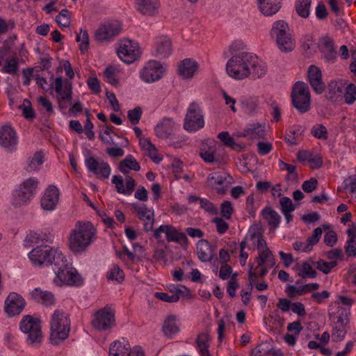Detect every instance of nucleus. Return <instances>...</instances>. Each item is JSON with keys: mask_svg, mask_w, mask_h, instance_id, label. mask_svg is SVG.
Instances as JSON below:
<instances>
[{"mask_svg": "<svg viewBox=\"0 0 356 356\" xmlns=\"http://www.w3.org/2000/svg\"><path fill=\"white\" fill-rule=\"evenodd\" d=\"M270 34L281 51L290 52L295 48V40L289 33V27L286 22L278 20L274 22Z\"/></svg>", "mask_w": 356, "mask_h": 356, "instance_id": "8", "label": "nucleus"}, {"mask_svg": "<svg viewBox=\"0 0 356 356\" xmlns=\"http://www.w3.org/2000/svg\"><path fill=\"white\" fill-rule=\"evenodd\" d=\"M71 322L67 314L61 310H56L51 320L50 341L58 345L67 339L71 329Z\"/></svg>", "mask_w": 356, "mask_h": 356, "instance_id": "6", "label": "nucleus"}, {"mask_svg": "<svg viewBox=\"0 0 356 356\" xmlns=\"http://www.w3.org/2000/svg\"><path fill=\"white\" fill-rule=\"evenodd\" d=\"M93 327L98 330H106L115 325V312L106 305L94 314Z\"/></svg>", "mask_w": 356, "mask_h": 356, "instance_id": "13", "label": "nucleus"}, {"mask_svg": "<svg viewBox=\"0 0 356 356\" xmlns=\"http://www.w3.org/2000/svg\"><path fill=\"white\" fill-rule=\"evenodd\" d=\"M127 169L136 172L140 170L139 163L131 154L127 156L126 158L119 163V170L123 174L127 175L129 173V170Z\"/></svg>", "mask_w": 356, "mask_h": 356, "instance_id": "34", "label": "nucleus"}, {"mask_svg": "<svg viewBox=\"0 0 356 356\" xmlns=\"http://www.w3.org/2000/svg\"><path fill=\"white\" fill-rule=\"evenodd\" d=\"M277 349H273L270 343L264 341L257 346V352L260 353L261 356H267L269 354L273 355V353Z\"/></svg>", "mask_w": 356, "mask_h": 356, "instance_id": "63", "label": "nucleus"}, {"mask_svg": "<svg viewBox=\"0 0 356 356\" xmlns=\"http://www.w3.org/2000/svg\"><path fill=\"white\" fill-rule=\"evenodd\" d=\"M56 22L59 26L67 27L70 24V17L67 9H63L56 17Z\"/></svg>", "mask_w": 356, "mask_h": 356, "instance_id": "52", "label": "nucleus"}, {"mask_svg": "<svg viewBox=\"0 0 356 356\" xmlns=\"http://www.w3.org/2000/svg\"><path fill=\"white\" fill-rule=\"evenodd\" d=\"M251 58L252 54L249 52H240L232 56L226 65V70L229 76L238 80L250 76Z\"/></svg>", "mask_w": 356, "mask_h": 356, "instance_id": "7", "label": "nucleus"}, {"mask_svg": "<svg viewBox=\"0 0 356 356\" xmlns=\"http://www.w3.org/2000/svg\"><path fill=\"white\" fill-rule=\"evenodd\" d=\"M291 103L299 113L303 114L311 108V97H297L291 99Z\"/></svg>", "mask_w": 356, "mask_h": 356, "instance_id": "35", "label": "nucleus"}, {"mask_svg": "<svg viewBox=\"0 0 356 356\" xmlns=\"http://www.w3.org/2000/svg\"><path fill=\"white\" fill-rule=\"evenodd\" d=\"M248 130L250 132V138H254L257 136L259 138H264L266 135L264 127H262L260 124H248Z\"/></svg>", "mask_w": 356, "mask_h": 356, "instance_id": "49", "label": "nucleus"}, {"mask_svg": "<svg viewBox=\"0 0 356 356\" xmlns=\"http://www.w3.org/2000/svg\"><path fill=\"white\" fill-rule=\"evenodd\" d=\"M121 31L122 26L119 22L108 23L96 31L95 38L99 42H104L117 36Z\"/></svg>", "mask_w": 356, "mask_h": 356, "instance_id": "19", "label": "nucleus"}, {"mask_svg": "<svg viewBox=\"0 0 356 356\" xmlns=\"http://www.w3.org/2000/svg\"><path fill=\"white\" fill-rule=\"evenodd\" d=\"M312 135L318 139H327V131L326 127L323 124H316L314 126L311 130Z\"/></svg>", "mask_w": 356, "mask_h": 356, "instance_id": "55", "label": "nucleus"}, {"mask_svg": "<svg viewBox=\"0 0 356 356\" xmlns=\"http://www.w3.org/2000/svg\"><path fill=\"white\" fill-rule=\"evenodd\" d=\"M308 81L313 90L318 94L322 93L325 88L322 81L321 70L315 65H310L307 70Z\"/></svg>", "mask_w": 356, "mask_h": 356, "instance_id": "22", "label": "nucleus"}, {"mask_svg": "<svg viewBox=\"0 0 356 356\" xmlns=\"http://www.w3.org/2000/svg\"><path fill=\"white\" fill-rule=\"evenodd\" d=\"M200 156L207 163L221 164L222 161L218 158H215L213 152L208 150H202L200 152Z\"/></svg>", "mask_w": 356, "mask_h": 356, "instance_id": "61", "label": "nucleus"}, {"mask_svg": "<svg viewBox=\"0 0 356 356\" xmlns=\"http://www.w3.org/2000/svg\"><path fill=\"white\" fill-rule=\"evenodd\" d=\"M32 298L36 302L44 305H54L56 302L54 295L48 291H43L40 288H36L31 292Z\"/></svg>", "mask_w": 356, "mask_h": 356, "instance_id": "29", "label": "nucleus"}, {"mask_svg": "<svg viewBox=\"0 0 356 356\" xmlns=\"http://www.w3.org/2000/svg\"><path fill=\"white\" fill-rule=\"evenodd\" d=\"M346 82L342 81H337L332 80L327 86L325 92V97L327 99L332 102H337L341 100L343 98V93L344 92Z\"/></svg>", "mask_w": 356, "mask_h": 356, "instance_id": "24", "label": "nucleus"}, {"mask_svg": "<svg viewBox=\"0 0 356 356\" xmlns=\"http://www.w3.org/2000/svg\"><path fill=\"white\" fill-rule=\"evenodd\" d=\"M250 269L248 271V279H249V285L250 286V290L248 291L243 292V291H241V296L242 297H248L249 298H251V291L253 288V284H254V280L257 277V275L255 273L252 271L253 268V264L250 263L248 264Z\"/></svg>", "mask_w": 356, "mask_h": 356, "instance_id": "56", "label": "nucleus"}, {"mask_svg": "<svg viewBox=\"0 0 356 356\" xmlns=\"http://www.w3.org/2000/svg\"><path fill=\"white\" fill-rule=\"evenodd\" d=\"M85 165L88 171L95 174L97 177L108 179L111 169L108 163L103 160L98 161L93 156H88L85 160Z\"/></svg>", "mask_w": 356, "mask_h": 356, "instance_id": "17", "label": "nucleus"}, {"mask_svg": "<svg viewBox=\"0 0 356 356\" xmlns=\"http://www.w3.org/2000/svg\"><path fill=\"white\" fill-rule=\"evenodd\" d=\"M19 108L22 111L23 115L26 119L32 120L35 118V113L29 99H25L23 104L19 106Z\"/></svg>", "mask_w": 356, "mask_h": 356, "instance_id": "51", "label": "nucleus"}, {"mask_svg": "<svg viewBox=\"0 0 356 356\" xmlns=\"http://www.w3.org/2000/svg\"><path fill=\"white\" fill-rule=\"evenodd\" d=\"M29 257L34 266L50 267L52 271L56 265H62L60 262L65 256L58 250L49 245L42 244L32 249L29 253Z\"/></svg>", "mask_w": 356, "mask_h": 356, "instance_id": "1", "label": "nucleus"}, {"mask_svg": "<svg viewBox=\"0 0 356 356\" xmlns=\"http://www.w3.org/2000/svg\"><path fill=\"white\" fill-rule=\"evenodd\" d=\"M165 72L162 64L155 60H149L140 72V77L147 83H152L160 80Z\"/></svg>", "mask_w": 356, "mask_h": 356, "instance_id": "12", "label": "nucleus"}, {"mask_svg": "<svg viewBox=\"0 0 356 356\" xmlns=\"http://www.w3.org/2000/svg\"><path fill=\"white\" fill-rule=\"evenodd\" d=\"M132 207L141 220H145V217L150 212V209L144 204L133 203Z\"/></svg>", "mask_w": 356, "mask_h": 356, "instance_id": "59", "label": "nucleus"}, {"mask_svg": "<svg viewBox=\"0 0 356 356\" xmlns=\"http://www.w3.org/2000/svg\"><path fill=\"white\" fill-rule=\"evenodd\" d=\"M17 142L16 131L10 125H3L0 128V146L13 152L16 149Z\"/></svg>", "mask_w": 356, "mask_h": 356, "instance_id": "18", "label": "nucleus"}, {"mask_svg": "<svg viewBox=\"0 0 356 356\" xmlns=\"http://www.w3.org/2000/svg\"><path fill=\"white\" fill-rule=\"evenodd\" d=\"M19 70V58L17 57L16 53L13 54V57L11 58H6L5 64L2 67L1 71L3 73L14 74Z\"/></svg>", "mask_w": 356, "mask_h": 356, "instance_id": "39", "label": "nucleus"}, {"mask_svg": "<svg viewBox=\"0 0 356 356\" xmlns=\"http://www.w3.org/2000/svg\"><path fill=\"white\" fill-rule=\"evenodd\" d=\"M197 252L198 258L202 262H210L213 259L216 262L218 260L214 248L207 240L200 239L197 242Z\"/></svg>", "mask_w": 356, "mask_h": 356, "instance_id": "20", "label": "nucleus"}, {"mask_svg": "<svg viewBox=\"0 0 356 356\" xmlns=\"http://www.w3.org/2000/svg\"><path fill=\"white\" fill-rule=\"evenodd\" d=\"M350 308L346 309L343 307H339L337 311V321L335 324L341 327L350 328Z\"/></svg>", "mask_w": 356, "mask_h": 356, "instance_id": "41", "label": "nucleus"}, {"mask_svg": "<svg viewBox=\"0 0 356 356\" xmlns=\"http://www.w3.org/2000/svg\"><path fill=\"white\" fill-rule=\"evenodd\" d=\"M104 76L107 82L116 86L118 84V79L115 74V69L112 66H108L104 71Z\"/></svg>", "mask_w": 356, "mask_h": 356, "instance_id": "62", "label": "nucleus"}, {"mask_svg": "<svg viewBox=\"0 0 356 356\" xmlns=\"http://www.w3.org/2000/svg\"><path fill=\"white\" fill-rule=\"evenodd\" d=\"M44 162V156L42 152H36L33 156L28 161V165L26 170L31 172L38 169Z\"/></svg>", "mask_w": 356, "mask_h": 356, "instance_id": "44", "label": "nucleus"}, {"mask_svg": "<svg viewBox=\"0 0 356 356\" xmlns=\"http://www.w3.org/2000/svg\"><path fill=\"white\" fill-rule=\"evenodd\" d=\"M198 67V63L193 59L185 58L178 64L177 72L183 79L192 78Z\"/></svg>", "mask_w": 356, "mask_h": 356, "instance_id": "27", "label": "nucleus"}, {"mask_svg": "<svg viewBox=\"0 0 356 356\" xmlns=\"http://www.w3.org/2000/svg\"><path fill=\"white\" fill-rule=\"evenodd\" d=\"M55 91L58 97V108L63 111L66 106L62 104V101H71L72 99V83L68 79H63L62 76H58L55 79Z\"/></svg>", "mask_w": 356, "mask_h": 356, "instance_id": "16", "label": "nucleus"}, {"mask_svg": "<svg viewBox=\"0 0 356 356\" xmlns=\"http://www.w3.org/2000/svg\"><path fill=\"white\" fill-rule=\"evenodd\" d=\"M209 339L210 337L208 333H201L197 336L196 343L200 348L201 356H211L208 350Z\"/></svg>", "mask_w": 356, "mask_h": 356, "instance_id": "40", "label": "nucleus"}, {"mask_svg": "<svg viewBox=\"0 0 356 356\" xmlns=\"http://www.w3.org/2000/svg\"><path fill=\"white\" fill-rule=\"evenodd\" d=\"M188 200L190 203H195L197 202H199L200 207L211 214H218V209L215 207V205L211 201L206 198H202L197 197V195H190Z\"/></svg>", "mask_w": 356, "mask_h": 356, "instance_id": "36", "label": "nucleus"}, {"mask_svg": "<svg viewBox=\"0 0 356 356\" xmlns=\"http://www.w3.org/2000/svg\"><path fill=\"white\" fill-rule=\"evenodd\" d=\"M26 304L20 294L10 292L5 300L3 310L8 318H13L22 312Z\"/></svg>", "mask_w": 356, "mask_h": 356, "instance_id": "15", "label": "nucleus"}, {"mask_svg": "<svg viewBox=\"0 0 356 356\" xmlns=\"http://www.w3.org/2000/svg\"><path fill=\"white\" fill-rule=\"evenodd\" d=\"M59 190L55 186H50L41 199V206L47 211L54 210L58 202Z\"/></svg>", "mask_w": 356, "mask_h": 356, "instance_id": "23", "label": "nucleus"}, {"mask_svg": "<svg viewBox=\"0 0 356 356\" xmlns=\"http://www.w3.org/2000/svg\"><path fill=\"white\" fill-rule=\"evenodd\" d=\"M204 126V120L202 109L197 104L191 103L186 115L184 128L188 131H196Z\"/></svg>", "mask_w": 356, "mask_h": 356, "instance_id": "10", "label": "nucleus"}, {"mask_svg": "<svg viewBox=\"0 0 356 356\" xmlns=\"http://www.w3.org/2000/svg\"><path fill=\"white\" fill-rule=\"evenodd\" d=\"M60 263L62 265H56L52 270L56 275L53 280L55 284L60 286L63 285L79 286L83 284V277L75 268L69 264L65 257Z\"/></svg>", "mask_w": 356, "mask_h": 356, "instance_id": "4", "label": "nucleus"}, {"mask_svg": "<svg viewBox=\"0 0 356 356\" xmlns=\"http://www.w3.org/2000/svg\"><path fill=\"white\" fill-rule=\"evenodd\" d=\"M163 331L165 336L171 337L173 334L179 331V327L177 323V318L174 315H169L163 322Z\"/></svg>", "mask_w": 356, "mask_h": 356, "instance_id": "37", "label": "nucleus"}, {"mask_svg": "<svg viewBox=\"0 0 356 356\" xmlns=\"http://www.w3.org/2000/svg\"><path fill=\"white\" fill-rule=\"evenodd\" d=\"M234 213L232 203L230 201H224L220 205V213L222 216L227 220L232 218Z\"/></svg>", "mask_w": 356, "mask_h": 356, "instance_id": "57", "label": "nucleus"}, {"mask_svg": "<svg viewBox=\"0 0 356 356\" xmlns=\"http://www.w3.org/2000/svg\"><path fill=\"white\" fill-rule=\"evenodd\" d=\"M348 328L341 327L337 324L332 327V338L334 342L342 341L348 331Z\"/></svg>", "mask_w": 356, "mask_h": 356, "instance_id": "48", "label": "nucleus"}, {"mask_svg": "<svg viewBox=\"0 0 356 356\" xmlns=\"http://www.w3.org/2000/svg\"><path fill=\"white\" fill-rule=\"evenodd\" d=\"M318 185V181L316 178L312 177L309 180L305 181L302 184V190L307 193L313 192L316 190Z\"/></svg>", "mask_w": 356, "mask_h": 356, "instance_id": "64", "label": "nucleus"}, {"mask_svg": "<svg viewBox=\"0 0 356 356\" xmlns=\"http://www.w3.org/2000/svg\"><path fill=\"white\" fill-rule=\"evenodd\" d=\"M312 262V260L311 259L308 261H304L302 265L301 271L298 273V275L302 278H305L306 277L315 278L318 273L314 269L312 268L311 266Z\"/></svg>", "mask_w": 356, "mask_h": 356, "instance_id": "46", "label": "nucleus"}, {"mask_svg": "<svg viewBox=\"0 0 356 356\" xmlns=\"http://www.w3.org/2000/svg\"><path fill=\"white\" fill-rule=\"evenodd\" d=\"M25 241L31 243V244H36L42 242L43 244L44 243H52L53 239L46 234L41 236L38 233L30 232V233L26 236Z\"/></svg>", "mask_w": 356, "mask_h": 356, "instance_id": "43", "label": "nucleus"}, {"mask_svg": "<svg viewBox=\"0 0 356 356\" xmlns=\"http://www.w3.org/2000/svg\"><path fill=\"white\" fill-rule=\"evenodd\" d=\"M175 126L172 118L165 117L155 126V134L161 139L168 138L172 135Z\"/></svg>", "mask_w": 356, "mask_h": 356, "instance_id": "25", "label": "nucleus"}, {"mask_svg": "<svg viewBox=\"0 0 356 356\" xmlns=\"http://www.w3.org/2000/svg\"><path fill=\"white\" fill-rule=\"evenodd\" d=\"M323 42V45L320 48L322 58L326 63H334L337 57V52L333 40L329 37H325Z\"/></svg>", "mask_w": 356, "mask_h": 356, "instance_id": "26", "label": "nucleus"}, {"mask_svg": "<svg viewBox=\"0 0 356 356\" xmlns=\"http://www.w3.org/2000/svg\"><path fill=\"white\" fill-rule=\"evenodd\" d=\"M117 53L119 58L127 64L134 63L141 55L138 44L128 39L122 41Z\"/></svg>", "mask_w": 356, "mask_h": 356, "instance_id": "14", "label": "nucleus"}, {"mask_svg": "<svg viewBox=\"0 0 356 356\" xmlns=\"http://www.w3.org/2000/svg\"><path fill=\"white\" fill-rule=\"evenodd\" d=\"M250 69L254 78H261L267 72L266 64L260 60L256 55L252 54Z\"/></svg>", "mask_w": 356, "mask_h": 356, "instance_id": "31", "label": "nucleus"}, {"mask_svg": "<svg viewBox=\"0 0 356 356\" xmlns=\"http://www.w3.org/2000/svg\"><path fill=\"white\" fill-rule=\"evenodd\" d=\"M19 330L25 335V342L33 347L39 346L43 341L41 321L31 315L24 316L19 322Z\"/></svg>", "mask_w": 356, "mask_h": 356, "instance_id": "5", "label": "nucleus"}, {"mask_svg": "<svg viewBox=\"0 0 356 356\" xmlns=\"http://www.w3.org/2000/svg\"><path fill=\"white\" fill-rule=\"evenodd\" d=\"M60 263L62 265H56L52 270L56 275L53 280L55 284L60 286L63 285L79 286L83 284V277L75 268L69 264L65 257Z\"/></svg>", "mask_w": 356, "mask_h": 356, "instance_id": "3", "label": "nucleus"}, {"mask_svg": "<svg viewBox=\"0 0 356 356\" xmlns=\"http://www.w3.org/2000/svg\"><path fill=\"white\" fill-rule=\"evenodd\" d=\"M95 229L91 222L78 221L69 237V247L74 254L84 252L90 245Z\"/></svg>", "mask_w": 356, "mask_h": 356, "instance_id": "2", "label": "nucleus"}, {"mask_svg": "<svg viewBox=\"0 0 356 356\" xmlns=\"http://www.w3.org/2000/svg\"><path fill=\"white\" fill-rule=\"evenodd\" d=\"M261 216L267 220L270 229L275 230L281 221V216L270 207H266L261 211Z\"/></svg>", "mask_w": 356, "mask_h": 356, "instance_id": "32", "label": "nucleus"}, {"mask_svg": "<svg viewBox=\"0 0 356 356\" xmlns=\"http://www.w3.org/2000/svg\"><path fill=\"white\" fill-rule=\"evenodd\" d=\"M280 0H258L261 12L266 16L275 14L280 8Z\"/></svg>", "mask_w": 356, "mask_h": 356, "instance_id": "33", "label": "nucleus"}, {"mask_svg": "<svg viewBox=\"0 0 356 356\" xmlns=\"http://www.w3.org/2000/svg\"><path fill=\"white\" fill-rule=\"evenodd\" d=\"M147 261L150 263H153L154 261L160 262L163 261L164 264H166L167 259V254L163 249L154 248V254L152 258H147Z\"/></svg>", "mask_w": 356, "mask_h": 356, "instance_id": "54", "label": "nucleus"}, {"mask_svg": "<svg viewBox=\"0 0 356 356\" xmlns=\"http://www.w3.org/2000/svg\"><path fill=\"white\" fill-rule=\"evenodd\" d=\"M38 184V179L34 177L29 178L22 182L15 192L13 200L15 205L21 206L29 203L34 194Z\"/></svg>", "mask_w": 356, "mask_h": 356, "instance_id": "9", "label": "nucleus"}, {"mask_svg": "<svg viewBox=\"0 0 356 356\" xmlns=\"http://www.w3.org/2000/svg\"><path fill=\"white\" fill-rule=\"evenodd\" d=\"M107 278L110 280H115L119 283L124 279V274L118 265H115L108 272Z\"/></svg>", "mask_w": 356, "mask_h": 356, "instance_id": "50", "label": "nucleus"}, {"mask_svg": "<svg viewBox=\"0 0 356 356\" xmlns=\"http://www.w3.org/2000/svg\"><path fill=\"white\" fill-rule=\"evenodd\" d=\"M161 233H165L166 240L168 242L179 243L183 248H187L188 240L186 234L179 232L175 227L171 225H162L159 226L154 232V238L159 239L161 237Z\"/></svg>", "mask_w": 356, "mask_h": 356, "instance_id": "11", "label": "nucleus"}, {"mask_svg": "<svg viewBox=\"0 0 356 356\" xmlns=\"http://www.w3.org/2000/svg\"><path fill=\"white\" fill-rule=\"evenodd\" d=\"M157 0H136L137 10L143 15L153 16L158 13Z\"/></svg>", "mask_w": 356, "mask_h": 356, "instance_id": "30", "label": "nucleus"}, {"mask_svg": "<svg viewBox=\"0 0 356 356\" xmlns=\"http://www.w3.org/2000/svg\"><path fill=\"white\" fill-rule=\"evenodd\" d=\"M134 348L124 339L115 341L110 345L109 356H133Z\"/></svg>", "mask_w": 356, "mask_h": 356, "instance_id": "28", "label": "nucleus"}, {"mask_svg": "<svg viewBox=\"0 0 356 356\" xmlns=\"http://www.w3.org/2000/svg\"><path fill=\"white\" fill-rule=\"evenodd\" d=\"M312 0H298L296 2V11L297 14L303 18L309 15Z\"/></svg>", "mask_w": 356, "mask_h": 356, "instance_id": "42", "label": "nucleus"}, {"mask_svg": "<svg viewBox=\"0 0 356 356\" xmlns=\"http://www.w3.org/2000/svg\"><path fill=\"white\" fill-rule=\"evenodd\" d=\"M142 108L140 106H136L134 109L128 111L127 118L132 124H137L142 117Z\"/></svg>", "mask_w": 356, "mask_h": 356, "instance_id": "53", "label": "nucleus"}, {"mask_svg": "<svg viewBox=\"0 0 356 356\" xmlns=\"http://www.w3.org/2000/svg\"><path fill=\"white\" fill-rule=\"evenodd\" d=\"M242 108L245 113L248 114H252L254 113L257 108V103L251 99L243 100L241 102Z\"/></svg>", "mask_w": 356, "mask_h": 356, "instance_id": "60", "label": "nucleus"}, {"mask_svg": "<svg viewBox=\"0 0 356 356\" xmlns=\"http://www.w3.org/2000/svg\"><path fill=\"white\" fill-rule=\"evenodd\" d=\"M343 98L345 103L352 105L356 100V86L354 83H350L344 88Z\"/></svg>", "mask_w": 356, "mask_h": 356, "instance_id": "47", "label": "nucleus"}, {"mask_svg": "<svg viewBox=\"0 0 356 356\" xmlns=\"http://www.w3.org/2000/svg\"><path fill=\"white\" fill-rule=\"evenodd\" d=\"M297 97H311L309 86L306 83L299 81L293 84L291 97L293 99Z\"/></svg>", "mask_w": 356, "mask_h": 356, "instance_id": "38", "label": "nucleus"}, {"mask_svg": "<svg viewBox=\"0 0 356 356\" xmlns=\"http://www.w3.org/2000/svg\"><path fill=\"white\" fill-rule=\"evenodd\" d=\"M172 51V42L167 36H160L156 38L153 55L160 59L168 58Z\"/></svg>", "mask_w": 356, "mask_h": 356, "instance_id": "21", "label": "nucleus"}, {"mask_svg": "<svg viewBox=\"0 0 356 356\" xmlns=\"http://www.w3.org/2000/svg\"><path fill=\"white\" fill-rule=\"evenodd\" d=\"M76 41L81 42L79 49L81 54H84L89 49V35L86 29H81L80 33L76 35Z\"/></svg>", "mask_w": 356, "mask_h": 356, "instance_id": "45", "label": "nucleus"}, {"mask_svg": "<svg viewBox=\"0 0 356 356\" xmlns=\"http://www.w3.org/2000/svg\"><path fill=\"white\" fill-rule=\"evenodd\" d=\"M282 213L293 212L296 209V206L293 204L292 200L286 196L282 197L280 200Z\"/></svg>", "mask_w": 356, "mask_h": 356, "instance_id": "58", "label": "nucleus"}]
</instances>
